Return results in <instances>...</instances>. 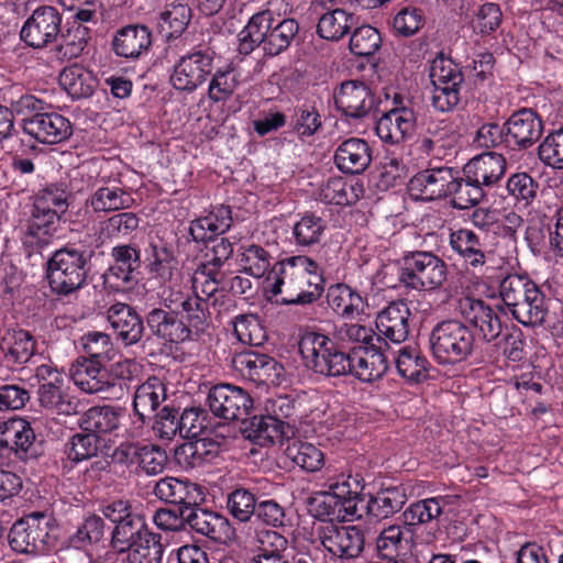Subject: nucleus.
Instances as JSON below:
<instances>
[{"label":"nucleus","mask_w":563,"mask_h":563,"mask_svg":"<svg viewBox=\"0 0 563 563\" xmlns=\"http://www.w3.org/2000/svg\"><path fill=\"white\" fill-rule=\"evenodd\" d=\"M452 179L448 199L453 209L467 210L477 207L486 198L483 187L464 172V167L461 169L454 167Z\"/></svg>","instance_id":"nucleus-43"},{"label":"nucleus","mask_w":563,"mask_h":563,"mask_svg":"<svg viewBox=\"0 0 563 563\" xmlns=\"http://www.w3.org/2000/svg\"><path fill=\"white\" fill-rule=\"evenodd\" d=\"M309 512L320 521H346L361 518L351 499H343L335 489L319 492L308 499Z\"/></svg>","instance_id":"nucleus-30"},{"label":"nucleus","mask_w":563,"mask_h":563,"mask_svg":"<svg viewBox=\"0 0 563 563\" xmlns=\"http://www.w3.org/2000/svg\"><path fill=\"white\" fill-rule=\"evenodd\" d=\"M221 452V445L211 438H196L175 449L176 463L184 470H192L214 461Z\"/></svg>","instance_id":"nucleus-41"},{"label":"nucleus","mask_w":563,"mask_h":563,"mask_svg":"<svg viewBox=\"0 0 563 563\" xmlns=\"http://www.w3.org/2000/svg\"><path fill=\"white\" fill-rule=\"evenodd\" d=\"M38 455L35 433L29 421L19 418L4 422L0 439V465L26 463L36 460Z\"/></svg>","instance_id":"nucleus-13"},{"label":"nucleus","mask_w":563,"mask_h":563,"mask_svg":"<svg viewBox=\"0 0 563 563\" xmlns=\"http://www.w3.org/2000/svg\"><path fill=\"white\" fill-rule=\"evenodd\" d=\"M252 411L251 415L244 416L240 420V430L245 439L261 446L272 445L283 439L285 431L282 430L277 418L271 417L269 413H263L255 406Z\"/></svg>","instance_id":"nucleus-38"},{"label":"nucleus","mask_w":563,"mask_h":563,"mask_svg":"<svg viewBox=\"0 0 563 563\" xmlns=\"http://www.w3.org/2000/svg\"><path fill=\"white\" fill-rule=\"evenodd\" d=\"M358 24V16L344 9H333L323 13L317 24V34L327 41L339 42Z\"/></svg>","instance_id":"nucleus-49"},{"label":"nucleus","mask_w":563,"mask_h":563,"mask_svg":"<svg viewBox=\"0 0 563 563\" xmlns=\"http://www.w3.org/2000/svg\"><path fill=\"white\" fill-rule=\"evenodd\" d=\"M161 294L162 306L166 310H178V313L189 320V324L208 325L210 319L207 299L196 292H185L181 288L163 286Z\"/></svg>","instance_id":"nucleus-25"},{"label":"nucleus","mask_w":563,"mask_h":563,"mask_svg":"<svg viewBox=\"0 0 563 563\" xmlns=\"http://www.w3.org/2000/svg\"><path fill=\"white\" fill-rule=\"evenodd\" d=\"M107 320L117 338L124 346L140 343L145 334V316L142 317L134 307L115 302L107 310Z\"/></svg>","instance_id":"nucleus-26"},{"label":"nucleus","mask_w":563,"mask_h":563,"mask_svg":"<svg viewBox=\"0 0 563 563\" xmlns=\"http://www.w3.org/2000/svg\"><path fill=\"white\" fill-rule=\"evenodd\" d=\"M299 219L292 225V238L299 247H312L319 244L328 230L327 220L313 211L298 214Z\"/></svg>","instance_id":"nucleus-52"},{"label":"nucleus","mask_w":563,"mask_h":563,"mask_svg":"<svg viewBox=\"0 0 563 563\" xmlns=\"http://www.w3.org/2000/svg\"><path fill=\"white\" fill-rule=\"evenodd\" d=\"M135 364L123 358L109 366L77 358L70 369L74 384L86 394H97L104 399H121L134 377Z\"/></svg>","instance_id":"nucleus-6"},{"label":"nucleus","mask_w":563,"mask_h":563,"mask_svg":"<svg viewBox=\"0 0 563 563\" xmlns=\"http://www.w3.org/2000/svg\"><path fill=\"white\" fill-rule=\"evenodd\" d=\"M103 536V518L93 514L82 520L76 531L69 536L67 542L70 548L88 551L91 547L98 544Z\"/></svg>","instance_id":"nucleus-60"},{"label":"nucleus","mask_w":563,"mask_h":563,"mask_svg":"<svg viewBox=\"0 0 563 563\" xmlns=\"http://www.w3.org/2000/svg\"><path fill=\"white\" fill-rule=\"evenodd\" d=\"M166 398V385L156 376L147 378L136 388L132 406L141 426L153 419L156 410Z\"/></svg>","instance_id":"nucleus-40"},{"label":"nucleus","mask_w":563,"mask_h":563,"mask_svg":"<svg viewBox=\"0 0 563 563\" xmlns=\"http://www.w3.org/2000/svg\"><path fill=\"white\" fill-rule=\"evenodd\" d=\"M398 374L410 385L429 378L430 363L420 351L402 347L395 360Z\"/></svg>","instance_id":"nucleus-56"},{"label":"nucleus","mask_w":563,"mask_h":563,"mask_svg":"<svg viewBox=\"0 0 563 563\" xmlns=\"http://www.w3.org/2000/svg\"><path fill=\"white\" fill-rule=\"evenodd\" d=\"M299 352L307 368L324 377L346 376L350 368L349 347L323 333L305 332Z\"/></svg>","instance_id":"nucleus-7"},{"label":"nucleus","mask_w":563,"mask_h":563,"mask_svg":"<svg viewBox=\"0 0 563 563\" xmlns=\"http://www.w3.org/2000/svg\"><path fill=\"white\" fill-rule=\"evenodd\" d=\"M192 10L188 3L180 0L167 2L157 18V27L167 43L179 38L188 27Z\"/></svg>","instance_id":"nucleus-45"},{"label":"nucleus","mask_w":563,"mask_h":563,"mask_svg":"<svg viewBox=\"0 0 563 563\" xmlns=\"http://www.w3.org/2000/svg\"><path fill=\"white\" fill-rule=\"evenodd\" d=\"M84 355L78 358L108 364L114 356L115 350L109 334L99 331L88 332L81 336Z\"/></svg>","instance_id":"nucleus-63"},{"label":"nucleus","mask_w":563,"mask_h":563,"mask_svg":"<svg viewBox=\"0 0 563 563\" xmlns=\"http://www.w3.org/2000/svg\"><path fill=\"white\" fill-rule=\"evenodd\" d=\"M448 504L449 496H435L415 501L401 514L404 525L410 528L427 525L439 518Z\"/></svg>","instance_id":"nucleus-55"},{"label":"nucleus","mask_w":563,"mask_h":563,"mask_svg":"<svg viewBox=\"0 0 563 563\" xmlns=\"http://www.w3.org/2000/svg\"><path fill=\"white\" fill-rule=\"evenodd\" d=\"M63 14L53 5H40L24 21L20 30L21 41L33 49H43L57 42Z\"/></svg>","instance_id":"nucleus-16"},{"label":"nucleus","mask_w":563,"mask_h":563,"mask_svg":"<svg viewBox=\"0 0 563 563\" xmlns=\"http://www.w3.org/2000/svg\"><path fill=\"white\" fill-rule=\"evenodd\" d=\"M463 167L464 172L468 173V176H472L487 195L489 189L498 186L503 180L507 161L500 153L485 152L471 158Z\"/></svg>","instance_id":"nucleus-34"},{"label":"nucleus","mask_w":563,"mask_h":563,"mask_svg":"<svg viewBox=\"0 0 563 563\" xmlns=\"http://www.w3.org/2000/svg\"><path fill=\"white\" fill-rule=\"evenodd\" d=\"M459 308L463 320L439 321L429 333L431 355L440 365L466 362L481 353L483 343L501 334L499 316L484 300L465 297Z\"/></svg>","instance_id":"nucleus-1"},{"label":"nucleus","mask_w":563,"mask_h":563,"mask_svg":"<svg viewBox=\"0 0 563 563\" xmlns=\"http://www.w3.org/2000/svg\"><path fill=\"white\" fill-rule=\"evenodd\" d=\"M233 224L230 206H214L206 216H200L189 223V234L196 243H202L208 247L213 236L224 234Z\"/></svg>","instance_id":"nucleus-37"},{"label":"nucleus","mask_w":563,"mask_h":563,"mask_svg":"<svg viewBox=\"0 0 563 563\" xmlns=\"http://www.w3.org/2000/svg\"><path fill=\"white\" fill-rule=\"evenodd\" d=\"M319 539L327 552L342 561L358 558L365 547V534L358 526L327 523L321 527Z\"/></svg>","instance_id":"nucleus-20"},{"label":"nucleus","mask_w":563,"mask_h":563,"mask_svg":"<svg viewBox=\"0 0 563 563\" xmlns=\"http://www.w3.org/2000/svg\"><path fill=\"white\" fill-rule=\"evenodd\" d=\"M361 186L349 184L343 177H331L318 189V200L325 205L351 206L358 201Z\"/></svg>","instance_id":"nucleus-54"},{"label":"nucleus","mask_w":563,"mask_h":563,"mask_svg":"<svg viewBox=\"0 0 563 563\" xmlns=\"http://www.w3.org/2000/svg\"><path fill=\"white\" fill-rule=\"evenodd\" d=\"M140 217L132 211H122L98 222L93 234H86L90 246L98 250L115 240L125 239L135 232L140 227Z\"/></svg>","instance_id":"nucleus-33"},{"label":"nucleus","mask_w":563,"mask_h":563,"mask_svg":"<svg viewBox=\"0 0 563 563\" xmlns=\"http://www.w3.org/2000/svg\"><path fill=\"white\" fill-rule=\"evenodd\" d=\"M509 311L525 327H541L549 312L548 299L538 285H531L529 291Z\"/></svg>","instance_id":"nucleus-44"},{"label":"nucleus","mask_w":563,"mask_h":563,"mask_svg":"<svg viewBox=\"0 0 563 563\" xmlns=\"http://www.w3.org/2000/svg\"><path fill=\"white\" fill-rule=\"evenodd\" d=\"M410 309L404 300L391 301L376 317V329L384 340L401 343L409 335Z\"/></svg>","instance_id":"nucleus-35"},{"label":"nucleus","mask_w":563,"mask_h":563,"mask_svg":"<svg viewBox=\"0 0 563 563\" xmlns=\"http://www.w3.org/2000/svg\"><path fill=\"white\" fill-rule=\"evenodd\" d=\"M407 548L408 540L399 525L385 527L378 533L375 542L376 554L380 560H400V554L405 553Z\"/></svg>","instance_id":"nucleus-59"},{"label":"nucleus","mask_w":563,"mask_h":563,"mask_svg":"<svg viewBox=\"0 0 563 563\" xmlns=\"http://www.w3.org/2000/svg\"><path fill=\"white\" fill-rule=\"evenodd\" d=\"M258 497L256 492L244 486L234 487L227 495V508L233 519L241 523L250 522L256 510Z\"/></svg>","instance_id":"nucleus-62"},{"label":"nucleus","mask_w":563,"mask_h":563,"mask_svg":"<svg viewBox=\"0 0 563 563\" xmlns=\"http://www.w3.org/2000/svg\"><path fill=\"white\" fill-rule=\"evenodd\" d=\"M328 308L339 318L355 320L365 313L367 299L356 288L346 283H335L324 287Z\"/></svg>","instance_id":"nucleus-32"},{"label":"nucleus","mask_w":563,"mask_h":563,"mask_svg":"<svg viewBox=\"0 0 563 563\" xmlns=\"http://www.w3.org/2000/svg\"><path fill=\"white\" fill-rule=\"evenodd\" d=\"M350 368L346 375H352L363 383L380 379L388 369V361L382 351V344L374 346L349 347Z\"/></svg>","instance_id":"nucleus-28"},{"label":"nucleus","mask_w":563,"mask_h":563,"mask_svg":"<svg viewBox=\"0 0 563 563\" xmlns=\"http://www.w3.org/2000/svg\"><path fill=\"white\" fill-rule=\"evenodd\" d=\"M231 365L244 379L256 385H279L284 366L268 354L260 353L251 347L235 352Z\"/></svg>","instance_id":"nucleus-19"},{"label":"nucleus","mask_w":563,"mask_h":563,"mask_svg":"<svg viewBox=\"0 0 563 563\" xmlns=\"http://www.w3.org/2000/svg\"><path fill=\"white\" fill-rule=\"evenodd\" d=\"M55 519L43 511H34L18 519L9 530L8 543L16 554L43 555L55 547L52 536Z\"/></svg>","instance_id":"nucleus-9"},{"label":"nucleus","mask_w":563,"mask_h":563,"mask_svg":"<svg viewBox=\"0 0 563 563\" xmlns=\"http://www.w3.org/2000/svg\"><path fill=\"white\" fill-rule=\"evenodd\" d=\"M333 102L346 121H358L379 111L380 101L368 85L361 80H344L333 91Z\"/></svg>","instance_id":"nucleus-14"},{"label":"nucleus","mask_w":563,"mask_h":563,"mask_svg":"<svg viewBox=\"0 0 563 563\" xmlns=\"http://www.w3.org/2000/svg\"><path fill=\"white\" fill-rule=\"evenodd\" d=\"M187 526L192 532L219 543L225 542L233 534V529L227 517L201 506L194 507L187 514Z\"/></svg>","instance_id":"nucleus-36"},{"label":"nucleus","mask_w":563,"mask_h":563,"mask_svg":"<svg viewBox=\"0 0 563 563\" xmlns=\"http://www.w3.org/2000/svg\"><path fill=\"white\" fill-rule=\"evenodd\" d=\"M68 198L65 184H49L35 194L29 216L21 223L20 239L29 255L44 250L56 236Z\"/></svg>","instance_id":"nucleus-3"},{"label":"nucleus","mask_w":563,"mask_h":563,"mask_svg":"<svg viewBox=\"0 0 563 563\" xmlns=\"http://www.w3.org/2000/svg\"><path fill=\"white\" fill-rule=\"evenodd\" d=\"M506 150L522 151L539 141L543 131L540 115L531 108L515 111L505 122Z\"/></svg>","instance_id":"nucleus-22"},{"label":"nucleus","mask_w":563,"mask_h":563,"mask_svg":"<svg viewBox=\"0 0 563 563\" xmlns=\"http://www.w3.org/2000/svg\"><path fill=\"white\" fill-rule=\"evenodd\" d=\"M449 246L466 272L479 276L487 274L494 251L485 246L475 231L467 228L451 230Z\"/></svg>","instance_id":"nucleus-15"},{"label":"nucleus","mask_w":563,"mask_h":563,"mask_svg":"<svg viewBox=\"0 0 563 563\" xmlns=\"http://www.w3.org/2000/svg\"><path fill=\"white\" fill-rule=\"evenodd\" d=\"M125 415L126 409L121 406H93L84 413L79 426L99 440L101 435L118 431Z\"/></svg>","instance_id":"nucleus-42"},{"label":"nucleus","mask_w":563,"mask_h":563,"mask_svg":"<svg viewBox=\"0 0 563 563\" xmlns=\"http://www.w3.org/2000/svg\"><path fill=\"white\" fill-rule=\"evenodd\" d=\"M113 264L106 277H114L124 285L137 283L143 276L142 251L135 243H119L111 249Z\"/></svg>","instance_id":"nucleus-31"},{"label":"nucleus","mask_w":563,"mask_h":563,"mask_svg":"<svg viewBox=\"0 0 563 563\" xmlns=\"http://www.w3.org/2000/svg\"><path fill=\"white\" fill-rule=\"evenodd\" d=\"M133 198L121 187L102 186L96 189L86 200V207L93 212H117L129 209L133 205Z\"/></svg>","instance_id":"nucleus-53"},{"label":"nucleus","mask_w":563,"mask_h":563,"mask_svg":"<svg viewBox=\"0 0 563 563\" xmlns=\"http://www.w3.org/2000/svg\"><path fill=\"white\" fill-rule=\"evenodd\" d=\"M398 282L406 289L433 292L448 279V264L430 251H408L398 260Z\"/></svg>","instance_id":"nucleus-8"},{"label":"nucleus","mask_w":563,"mask_h":563,"mask_svg":"<svg viewBox=\"0 0 563 563\" xmlns=\"http://www.w3.org/2000/svg\"><path fill=\"white\" fill-rule=\"evenodd\" d=\"M153 45L152 30L141 23L118 29L111 41L113 54L125 62H135L146 56Z\"/></svg>","instance_id":"nucleus-24"},{"label":"nucleus","mask_w":563,"mask_h":563,"mask_svg":"<svg viewBox=\"0 0 563 563\" xmlns=\"http://www.w3.org/2000/svg\"><path fill=\"white\" fill-rule=\"evenodd\" d=\"M451 166H437L416 173L407 184V191L415 201L430 202L448 199L453 176Z\"/></svg>","instance_id":"nucleus-21"},{"label":"nucleus","mask_w":563,"mask_h":563,"mask_svg":"<svg viewBox=\"0 0 563 563\" xmlns=\"http://www.w3.org/2000/svg\"><path fill=\"white\" fill-rule=\"evenodd\" d=\"M143 269L148 279L159 286L170 284L178 274V260L174 250L164 241L151 240L144 247Z\"/></svg>","instance_id":"nucleus-27"},{"label":"nucleus","mask_w":563,"mask_h":563,"mask_svg":"<svg viewBox=\"0 0 563 563\" xmlns=\"http://www.w3.org/2000/svg\"><path fill=\"white\" fill-rule=\"evenodd\" d=\"M333 158L343 174L360 175L372 163V148L366 140L352 136L338 145Z\"/></svg>","instance_id":"nucleus-39"},{"label":"nucleus","mask_w":563,"mask_h":563,"mask_svg":"<svg viewBox=\"0 0 563 563\" xmlns=\"http://www.w3.org/2000/svg\"><path fill=\"white\" fill-rule=\"evenodd\" d=\"M40 406L52 415L71 416L77 413L79 401L70 395L67 379L48 386L37 388Z\"/></svg>","instance_id":"nucleus-47"},{"label":"nucleus","mask_w":563,"mask_h":563,"mask_svg":"<svg viewBox=\"0 0 563 563\" xmlns=\"http://www.w3.org/2000/svg\"><path fill=\"white\" fill-rule=\"evenodd\" d=\"M155 532L152 531L143 515L132 519L130 523L113 527L111 532V547L117 553H129L140 542L146 540Z\"/></svg>","instance_id":"nucleus-50"},{"label":"nucleus","mask_w":563,"mask_h":563,"mask_svg":"<svg viewBox=\"0 0 563 563\" xmlns=\"http://www.w3.org/2000/svg\"><path fill=\"white\" fill-rule=\"evenodd\" d=\"M91 30L88 26L69 25L66 23L65 30L60 27V34L53 48L54 56L60 62H68L82 55Z\"/></svg>","instance_id":"nucleus-48"},{"label":"nucleus","mask_w":563,"mask_h":563,"mask_svg":"<svg viewBox=\"0 0 563 563\" xmlns=\"http://www.w3.org/2000/svg\"><path fill=\"white\" fill-rule=\"evenodd\" d=\"M216 49L206 43L195 45L174 64L169 84L180 92L192 93L203 86L214 68Z\"/></svg>","instance_id":"nucleus-10"},{"label":"nucleus","mask_w":563,"mask_h":563,"mask_svg":"<svg viewBox=\"0 0 563 563\" xmlns=\"http://www.w3.org/2000/svg\"><path fill=\"white\" fill-rule=\"evenodd\" d=\"M299 23L292 18L275 16L271 10L254 13L239 33V52L247 55L261 47L267 57L286 52L298 40Z\"/></svg>","instance_id":"nucleus-4"},{"label":"nucleus","mask_w":563,"mask_h":563,"mask_svg":"<svg viewBox=\"0 0 563 563\" xmlns=\"http://www.w3.org/2000/svg\"><path fill=\"white\" fill-rule=\"evenodd\" d=\"M148 333L157 341L169 346H178L185 342L197 340L208 325L189 324V320L178 313V310H166L153 307L145 313Z\"/></svg>","instance_id":"nucleus-11"},{"label":"nucleus","mask_w":563,"mask_h":563,"mask_svg":"<svg viewBox=\"0 0 563 563\" xmlns=\"http://www.w3.org/2000/svg\"><path fill=\"white\" fill-rule=\"evenodd\" d=\"M36 341L23 329L8 331L2 339V350L8 362L22 365L30 361L35 352Z\"/></svg>","instance_id":"nucleus-58"},{"label":"nucleus","mask_w":563,"mask_h":563,"mask_svg":"<svg viewBox=\"0 0 563 563\" xmlns=\"http://www.w3.org/2000/svg\"><path fill=\"white\" fill-rule=\"evenodd\" d=\"M416 128L417 114L413 108L388 109L377 120L375 132L382 142L397 145L411 139Z\"/></svg>","instance_id":"nucleus-29"},{"label":"nucleus","mask_w":563,"mask_h":563,"mask_svg":"<svg viewBox=\"0 0 563 563\" xmlns=\"http://www.w3.org/2000/svg\"><path fill=\"white\" fill-rule=\"evenodd\" d=\"M328 474L324 486L329 489H335L343 499H351L352 504L358 509V504L364 503L362 492L365 487L364 477L360 473L355 474H330L329 468H325Z\"/></svg>","instance_id":"nucleus-61"},{"label":"nucleus","mask_w":563,"mask_h":563,"mask_svg":"<svg viewBox=\"0 0 563 563\" xmlns=\"http://www.w3.org/2000/svg\"><path fill=\"white\" fill-rule=\"evenodd\" d=\"M95 252L86 238L54 251L45 265V278L51 291L57 296H69L85 287Z\"/></svg>","instance_id":"nucleus-5"},{"label":"nucleus","mask_w":563,"mask_h":563,"mask_svg":"<svg viewBox=\"0 0 563 563\" xmlns=\"http://www.w3.org/2000/svg\"><path fill=\"white\" fill-rule=\"evenodd\" d=\"M154 495L165 504L189 512L194 507L201 506L206 500L205 488L187 478L166 476L154 486Z\"/></svg>","instance_id":"nucleus-23"},{"label":"nucleus","mask_w":563,"mask_h":563,"mask_svg":"<svg viewBox=\"0 0 563 563\" xmlns=\"http://www.w3.org/2000/svg\"><path fill=\"white\" fill-rule=\"evenodd\" d=\"M240 82V73L232 63L218 67L210 75L209 100L213 103L228 101L235 93Z\"/></svg>","instance_id":"nucleus-57"},{"label":"nucleus","mask_w":563,"mask_h":563,"mask_svg":"<svg viewBox=\"0 0 563 563\" xmlns=\"http://www.w3.org/2000/svg\"><path fill=\"white\" fill-rule=\"evenodd\" d=\"M38 455L35 433L29 421L19 418L4 422L0 439V465L26 463L36 460Z\"/></svg>","instance_id":"nucleus-12"},{"label":"nucleus","mask_w":563,"mask_h":563,"mask_svg":"<svg viewBox=\"0 0 563 563\" xmlns=\"http://www.w3.org/2000/svg\"><path fill=\"white\" fill-rule=\"evenodd\" d=\"M207 404L214 417L225 421H240L254 409L250 393L232 384L212 386L208 391Z\"/></svg>","instance_id":"nucleus-17"},{"label":"nucleus","mask_w":563,"mask_h":563,"mask_svg":"<svg viewBox=\"0 0 563 563\" xmlns=\"http://www.w3.org/2000/svg\"><path fill=\"white\" fill-rule=\"evenodd\" d=\"M406 490L404 485L380 487L375 494L368 495L364 506L366 514L382 520L400 511L407 501Z\"/></svg>","instance_id":"nucleus-46"},{"label":"nucleus","mask_w":563,"mask_h":563,"mask_svg":"<svg viewBox=\"0 0 563 563\" xmlns=\"http://www.w3.org/2000/svg\"><path fill=\"white\" fill-rule=\"evenodd\" d=\"M21 128L30 140L44 145H56L67 141L74 133L73 123L48 104L42 113L22 119Z\"/></svg>","instance_id":"nucleus-18"},{"label":"nucleus","mask_w":563,"mask_h":563,"mask_svg":"<svg viewBox=\"0 0 563 563\" xmlns=\"http://www.w3.org/2000/svg\"><path fill=\"white\" fill-rule=\"evenodd\" d=\"M59 85L74 100L90 98L97 87V79L92 71L79 64L65 67L58 77Z\"/></svg>","instance_id":"nucleus-51"},{"label":"nucleus","mask_w":563,"mask_h":563,"mask_svg":"<svg viewBox=\"0 0 563 563\" xmlns=\"http://www.w3.org/2000/svg\"><path fill=\"white\" fill-rule=\"evenodd\" d=\"M324 272L308 255H294L274 264L267 279L271 292L282 306H312L324 294Z\"/></svg>","instance_id":"nucleus-2"},{"label":"nucleus","mask_w":563,"mask_h":563,"mask_svg":"<svg viewBox=\"0 0 563 563\" xmlns=\"http://www.w3.org/2000/svg\"><path fill=\"white\" fill-rule=\"evenodd\" d=\"M285 454L297 466L306 472H317L324 464V455L322 451L309 442L295 440L287 445Z\"/></svg>","instance_id":"nucleus-64"}]
</instances>
